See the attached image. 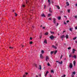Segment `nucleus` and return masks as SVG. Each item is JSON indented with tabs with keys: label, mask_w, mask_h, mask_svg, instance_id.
Instances as JSON below:
<instances>
[{
	"label": "nucleus",
	"mask_w": 77,
	"mask_h": 77,
	"mask_svg": "<svg viewBox=\"0 0 77 77\" xmlns=\"http://www.w3.org/2000/svg\"><path fill=\"white\" fill-rule=\"evenodd\" d=\"M55 38H56V37L53 36V35H52L50 37V38L51 39H52V40H54Z\"/></svg>",
	"instance_id": "f257e3e1"
},
{
	"label": "nucleus",
	"mask_w": 77,
	"mask_h": 77,
	"mask_svg": "<svg viewBox=\"0 0 77 77\" xmlns=\"http://www.w3.org/2000/svg\"><path fill=\"white\" fill-rule=\"evenodd\" d=\"M72 66H73V65H72V64L70 63L69 67L70 68H72Z\"/></svg>",
	"instance_id": "f03ea898"
},
{
	"label": "nucleus",
	"mask_w": 77,
	"mask_h": 77,
	"mask_svg": "<svg viewBox=\"0 0 77 77\" xmlns=\"http://www.w3.org/2000/svg\"><path fill=\"white\" fill-rule=\"evenodd\" d=\"M53 22L54 24H55L56 23V19H55V18H54Z\"/></svg>",
	"instance_id": "7ed1b4c3"
},
{
	"label": "nucleus",
	"mask_w": 77,
	"mask_h": 77,
	"mask_svg": "<svg viewBox=\"0 0 77 77\" xmlns=\"http://www.w3.org/2000/svg\"><path fill=\"white\" fill-rule=\"evenodd\" d=\"M52 47L55 48V49H57V47L56 46H54V45H52Z\"/></svg>",
	"instance_id": "20e7f679"
},
{
	"label": "nucleus",
	"mask_w": 77,
	"mask_h": 77,
	"mask_svg": "<svg viewBox=\"0 0 77 77\" xmlns=\"http://www.w3.org/2000/svg\"><path fill=\"white\" fill-rule=\"evenodd\" d=\"M65 35H62L60 36V38H65Z\"/></svg>",
	"instance_id": "39448f33"
},
{
	"label": "nucleus",
	"mask_w": 77,
	"mask_h": 77,
	"mask_svg": "<svg viewBox=\"0 0 77 77\" xmlns=\"http://www.w3.org/2000/svg\"><path fill=\"white\" fill-rule=\"evenodd\" d=\"M39 69H40V70H41V69H42V67L41 66V65H39Z\"/></svg>",
	"instance_id": "423d86ee"
},
{
	"label": "nucleus",
	"mask_w": 77,
	"mask_h": 77,
	"mask_svg": "<svg viewBox=\"0 0 77 77\" xmlns=\"http://www.w3.org/2000/svg\"><path fill=\"white\" fill-rule=\"evenodd\" d=\"M44 42L45 44H47V40H45Z\"/></svg>",
	"instance_id": "0eeeda50"
},
{
	"label": "nucleus",
	"mask_w": 77,
	"mask_h": 77,
	"mask_svg": "<svg viewBox=\"0 0 77 77\" xmlns=\"http://www.w3.org/2000/svg\"><path fill=\"white\" fill-rule=\"evenodd\" d=\"M49 59V57H48V56H47L46 57V61H47V60H48Z\"/></svg>",
	"instance_id": "6e6552de"
},
{
	"label": "nucleus",
	"mask_w": 77,
	"mask_h": 77,
	"mask_svg": "<svg viewBox=\"0 0 77 77\" xmlns=\"http://www.w3.org/2000/svg\"><path fill=\"white\" fill-rule=\"evenodd\" d=\"M74 51H76V50H75V49H73L72 53L73 54H74Z\"/></svg>",
	"instance_id": "1a4fd4ad"
},
{
	"label": "nucleus",
	"mask_w": 77,
	"mask_h": 77,
	"mask_svg": "<svg viewBox=\"0 0 77 77\" xmlns=\"http://www.w3.org/2000/svg\"><path fill=\"white\" fill-rule=\"evenodd\" d=\"M66 4L67 5V6H69V2H66Z\"/></svg>",
	"instance_id": "9d476101"
},
{
	"label": "nucleus",
	"mask_w": 77,
	"mask_h": 77,
	"mask_svg": "<svg viewBox=\"0 0 77 77\" xmlns=\"http://www.w3.org/2000/svg\"><path fill=\"white\" fill-rule=\"evenodd\" d=\"M49 11L51 13L52 12V10H51V8H49Z\"/></svg>",
	"instance_id": "9b49d317"
},
{
	"label": "nucleus",
	"mask_w": 77,
	"mask_h": 77,
	"mask_svg": "<svg viewBox=\"0 0 77 77\" xmlns=\"http://www.w3.org/2000/svg\"><path fill=\"white\" fill-rule=\"evenodd\" d=\"M66 39H68V38H69V35H66Z\"/></svg>",
	"instance_id": "f8f14e48"
},
{
	"label": "nucleus",
	"mask_w": 77,
	"mask_h": 77,
	"mask_svg": "<svg viewBox=\"0 0 77 77\" xmlns=\"http://www.w3.org/2000/svg\"><path fill=\"white\" fill-rule=\"evenodd\" d=\"M61 19V17L59 16L58 17V20H60Z\"/></svg>",
	"instance_id": "ddd939ff"
},
{
	"label": "nucleus",
	"mask_w": 77,
	"mask_h": 77,
	"mask_svg": "<svg viewBox=\"0 0 77 77\" xmlns=\"http://www.w3.org/2000/svg\"><path fill=\"white\" fill-rule=\"evenodd\" d=\"M42 17H45V14H43L42 15Z\"/></svg>",
	"instance_id": "4468645a"
},
{
	"label": "nucleus",
	"mask_w": 77,
	"mask_h": 77,
	"mask_svg": "<svg viewBox=\"0 0 77 77\" xmlns=\"http://www.w3.org/2000/svg\"><path fill=\"white\" fill-rule=\"evenodd\" d=\"M50 33H51L52 35H54V32H51V31H50Z\"/></svg>",
	"instance_id": "2eb2a0df"
},
{
	"label": "nucleus",
	"mask_w": 77,
	"mask_h": 77,
	"mask_svg": "<svg viewBox=\"0 0 77 77\" xmlns=\"http://www.w3.org/2000/svg\"><path fill=\"white\" fill-rule=\"evenodd\" d=\"M40 57L41 58H42H42H43V56H42V54H40Z\"/></svg>",
	"instance_id": "dca6fc26"
},
{
	"label": "nucleus",
	"mask_w": 77,
	"mask_h": 77,
	"mask_svg": "<svg viewBox=\"0 0 77 77\" xmlns=\"http://www.w3.org/2000/svg\"><path fill=\"white\" fill-rule=\"evenodd\" d=\"M56 6L57 7V8L58 9H60V7H59V5H56Z\"/></svg>",
	"instance_id": "f3484780"
},
{
	"label": "nucleus",
	"mask_w": 77,
	"mask_h": 77,
	"mask_svg": "<svg viewBox=\"0 0 77 77\" xmlns=\"http://www.w3.org/2000/svg\"><path fill=\"white\" fill-rule=\"evenodd\" d=\"M73 65L74 66H75V61H73Z\"/></svg>",
	"instance_id": "a211bd4d"
},
{
	"label": "nucleus",
	"mask_w": 77,
	"mask_h": 77,
	"mask_svg": "<svg viewBox=\"0 0 77 77\" xmlns=\"http://www.w3.org/2000/svg\"><path fill=\"white\" fill-rule=\"evenodd\" d=\"M76 73L75 72H72V74H73V75H75Z\"/></svg>",
	"instance_id": "6ab92c4d"
},
{
	"label": "nucleus",
	"mask_w": 77,
	"mask_h": 77,
	"mask_svg": "<svg viewBox=\"0 0 77 77\" xmlns=\"http://www.w3.org/2000/svg\"><path fill=\"white\" fill-rule=\"evenodd\" d=\"M77 57V56L75 55H74L73 57H74L75 59H76V57Z\"/></svg>",
	"instance_id": "aec40b11"
},
{
	"label": "nucleus",
	"mask_w": 77,
	"mask_h": 77,
	"mask_svg": "<svg viewBox=\"0 0 77 77\" xmlns=\"http://www.w3.org/2000/svg\"><path fill=\"white\" fill-rule=\"evenodd\" d=\"M63 57V55H61V56L60 57V59L61 60L62 59V57Z\"/></svg>",
	"instance_id": "412c9836"
},
{
	"label": "nucleus",
	"mask_w": 77,
	"mask_h": 77,
	"mask_svg": "<svg viewBox=\"0 0 77 77\" xmlns=\"http://www.w3.org/2000/svg\"><path fill=\"white\" fill-rule=\"evenodd\" d=\"M57 50H56L54 53V54H56L57 53Z\"/></svg>",
	"instance_id": "4be33fe9"
},
{
	"label": "nucleus",
	"mask_w": 77,
	"mask_h": 77,
	"mask_svg": "<svg viewBox=\"0 0 77 77\" xmlns=\"http://www.w3.org/2000/svg\"><path fill=\"white\" fill-rule=\"evenodd\" d=\"M51 72H52L53 74H54V71L53 70H51Z\"/></svg>",
	"instance_id": "5701e85b"
},
{
	"label": "nucleus",
	"mask_w": 77,
	"mask_h": 77,
	"mask_svg": "<svg viewBox=\"0 0 77 77\" xmlns=\"http://www.w3.org/2000/svg\"><path fill=\"white\" fill-rule=\"evenodd\" d=\"M72 29H73V28H70L69 29L70 31H71V32H72Z\"/></svg>",
	"instance_id": "b1692460"
},
{
	"label": "nucleus",
	"mask_w": 77,
	"mask_h": 77,
	"mask_svg": "<svg viewBox=\"0 0 77 77\" xmlns=\"http://www.w3.org/2000/svg\"><path fill=\"white\" fill-rule=\"evenodd\" d=\"M76 38H77V37H76L73 38V40H75V39H76Z\"/></svg>",
	"instance_id": "393cba45"
},
{
	"label": "nucleus",
	"mask_w": 77,
	"mask_h": 77,
	"mask_svg": "<svg viewBox=\"0 0 77 77\" xmlns=\"http://www.w3.org/2000/svg\"><path fill=\"white\" fill-rule=\"evenodd\" d=\"M45 34L46 35H48V32H46V33H45Z\"/></svg>",
	"instance_id": "a878e982"
},
{
	"label": "nucleus",
	"mask_w": 77,
	"mask_h": 77,
	"mask_svg": "<svg viewBox=\"0 0 77 77\" xmlns=\"http://www.w3.org/2000/svg\"><path fill=\"white\" fill-rule=\"evenodd\" d=\"M63 63V62L62 61H61V62H59V63H60V64H62V63Z\"/></svg>",
	"instance_id": "bb28decb"
},
{
	"label": "nucleus",
	"mask_w": 77,
	"mask_h": 77,
	"mask_svg": "<svg viewBox=\"0 0 77 77\" xmlns=\"http://www.w3.org/2000/svg\"><path fill=\"white\" fill-rule=\"evenodd\" d=\"M41 53H42V54H43V53H44V51H43V50H42L41 51Z\"/></svg>",
	"instance_id": "cd10ccee"
},
{
	"label": "nucleus",
	"mask_w": 77,
	"mask_h": 77,
	"mask_svg": "<svg viewBox=\"0 0 77 77\" xmlns=\"http://www.w3.org/2000/svg\"><path fill=\"white\" fill-rule=\"evenodd\" d=\"M74 17H75V19H77V16H74Z\"/></svg>",
	"instance_id": "c85d7f7f"
},
{
	"label": "nucleus",
	"mask_w": 77,
	"mask_h": 77,
	"mask_svg": "<svg viewBox=\"0 0 77 77\" xmlns=\"http://www.w3.org/2000/svg\"><path fill=\"white\" fill-rule=\"evenodd\" d=\"M68 13H69L70 12V10H67Z\"/></svg>",
	"instance_id": "c756f323"
},
{
	"label": "nucleus",
	"mask_w": 77,
	"mask_h": 77,
	"mask_svg": "<svg viewBox=\"0 0 77 77\" xmlns=\"http://www.w3.org/2000/svg\"><path fill=\"white\" fill-rule=\"evenodd\" d=\"M71 48V47H70L68 48L67 49H68V50H70Z\"/></svg>",
	"instance_id": "7c9ffc66"
},
{
	"label": "nucleus",
	"mask_w": 77,
	"mask_h": 77,
	"mask_svg": "<svg viewBox=\"0 0 77 77\" xmlns=\"http://www.w3.org/2000/svg\"><path fill=\"white\" fill-rule=\"evenodd\" d=\"M48 72H49L48 71H47L46 73V74H47L48 73Z\"/></svg>",
	"instance_id": "2f4dec72"
},
{
	"label": "nucleus",
	"mask_w": 77,
	"mask_h": 77,
	"mask_svg": "<svg viewBox=\"0 0 77 77\" xmlns=\"http://www.w3.org/2000/svg\"><path fill=\"white\" fill-rule=\"evenodd\" d=\"M53 51H51V55L52 54H53Z\"/></svg>",
	"instance_id": "473e14b6"
},
{
	"label": "nucleus",
	"mask_w": 77,
	"mask_h": 77,
	"mask_svg": "<svg viewBox=\"0 0 77 77\" xmlns=\"http://www.w3.org/2000/svg\"><path fill=\"white\" fill-rule=\"evenodd\" d=\"M71 56H72V54H70L69 55V57H71Z\"/></svg>",
	"instance_id": "72a5a7b5"
},
{
	"label": "nucleus",
	"mask_w": 77,
	"mask_h": 77,
	"mask_svg": "<svg viewBox=\"0 0 77 77\" xmlns=\"http://www.w3.org/2000/svg\"><path fill=\"white\" fill-rule=\"evenodd\" d=\"M40 38H42V34H40Z\"/></svg>",
	"instance_id": "f704fd0d"
},
{
	"label": "nucleus",
	"mask_w": 77,
	"mask_h": 77,
	"mask_svg": "<svg viewBox=\"0 0 77 77\" xmlns=\"http://www.w3.org/2000/svg\"><path fill=\"white\" fill-rule=\"evenodd\" d=\"M48 66H50V63H48Z\"/></svg>",
	"instance_id": "c9c22d12"
},
{
	"label": "nucleus",
	"mask_w": 77,
	"mask_h": 77,
	"mask_svg": "<svg viewBox=\"0 0 77 77\" xmlns=\"http://www.w3.org/2000/svg\"><path fill=\"white\" fill-rule=\"evenodd\" d=\"M35 66L36 68H37V64H35Z\"/></svg>",
	"instance_id": "e433bc0d"
},
{
	"label": "nucleus",
	"mask_w": 77,
	"mask_h": 77,
	"mask_svg": "<svg viewBox=\"0 0 77 77\" xmlns=\"http://www.w3.org/2000/svg\"><path fill=\"white\" fill-rule=\"evenodd\" d=\"M32 43H33V42H30V44H32Z\"/></svg>",
	"instance_id": "4c0bfd02"
},
{
	"label": "nucleus",
	"mask_w": 77,
	"mask_h": 77,
	"mask_svg": "<svg viewBox=\"0 0 77 77\" xmlns=\"http://www.w3.org/2000/svg\"><path fill=\"white\" fill-rule=\"evenodd\" d=\"M48 16H49V17L51 16V14H48Z\"/></svg>",
	"instance_id": "58836bf2"
},
{
	"label": "nucleus",
	"mask_w": 77,
	"mask_h": 77,
	"mask_svg": "<svg viewBox=\"0 0 77 77\" xmlns=\"http://www.w3.org/2000/svg\"><path fill=\"white\" fill-rule=\"evenodd\" d=\"M48 20H51V17L49 18Z\"/></svg>",
	"instance_id": "ea45409f"
},
{
	"label": "nucleus",
	"mask_w": 77,
	"mask_h": 77,
	"mask_svg": "<svg viewBox=\"0 0 77 77\" xmlns=\"http://www.w3.org/2000/svg\"><path fill=\"white\" fill-rule=\"evenodd\" d=\"M9 48H11V49H13V47H9Z\"/></svg>",
	"instance_id": "a19ab883"
},
{
	"label": "nucleus",
	"mask_w": 77,
	"mask_h": 77,
	"mask_svg": "<svg viewBox=\"0 0 77 77\" xmlns=\"http://www.w3.org/2000/svg\"><path fill=\"white\" fill-rule=\"evenodd\" d=\"M21 47H24V45H21Z\"/></svg>",
	"instance_id": "79ce46f5"
},
{
	"label": "nucleus",
	"mask_w": 77,
	"mask_h": 77,
	"mask_svg": "<svg viewBox=\"0 0 77 77\" xmlns=\"http://www.w3.org/2000/svg\"><path fill=\"white\" fill-rule=\"evenodd\" d=\"M28 74V73H27V72H26V73H25V74H26V75H27V74Z\"/></svg>",
	"instance_id": "37998d69"
},
{
	"label": "nucleus",
	"mask_w": 77,
	"mask_h": 77,
	"mask_svg": "<svg viewBox=\"0 0 77 77\" xmlns=\"http://www.w3.org/2000/svg\"><path fill=\"white\" fill-rule=\"evenodd\" d=\"M15 16H17V13H15Z\"/></svg>",
	"instance_id": "c03bdc74"
},
{
	"label": "nucleus",
	"mask_w": 77,
	"mask_h": 77,
	"mask_svg": "<svg viewBox=\"0 0 77 77\" xmlns=\"http://www.w3.org/2000/svg\"><path fill=\"white\" fill-rule=\"evenodd\" d=\"M69 20H67L66 21V23H69Z\"/></svg>",
	"instance_id": "a18cd8bd"
},
{
	"label": "nucleus",
	"mask_w": 77,
	"mask_h": 77,
	"mask_svg": "<svg viewBox=\"0 0 77 77\" xmlns=\"http://www.w3.org/2000/svg\"><path fill=\"white\" fill-rule=\"evenodd\" d=\"M64 24H66V22H64Z\"/></svg>",
	"instance_id": "49530a36"
},
{
	"label": "nucleus",
	"mask_w": 77,
	"mask_h": 77,
	"mask_svg": "<svg viewBox=\"0 0 77 77\" xmlns=\"http://www.w3.org/2000/svg\"><path fill=\"white\" fill-rule=\"evenodd\" d=\"M48 3H50V0H48Z\"/></svg>",
	"instance_id": "de8ad7c7"
},
{
	"label": "nucleus",
	"mask_w": 77,
	"mask_h": 77,
	"mask_svg": "<svg viewBox=\"0 0 77 77\" xmlns=\"http://www.w3.org/2000/svg\"><path fill=\"white\" fill-rule=\"evenodd\" d=\"M75 29H77V26H76L75 27Z\"/></svg>",
	"instance_id": "09e8293b"
},
{
	"label": "nucleus",
	"mask_w": 77,
	"mask_h": 77,
	"mask_svg": "<svg viewBox=\"0 0 77 77\" xmlns=\"http://www.w3.org/2000/svg\"><path fill=\"white\" fill-rule=\"evenodd\" d=\"M30 40H32V38L30 37Z\"/></svg>",
	"instance_id": "8fccbe9b"
},
{
	"label": "nucleus",
	"mask_w": 77,
	"mask_h": 77,
	"mask_svg": "<svg viewBox=\"0 0 77 77\" xmlns=\"http://www.w3.org/2000/svg\"><path fill=\"white\" fill-rule=\"evenodd\" d=\"M23 77H26V75H23Z\"/></svg>",
	"instance_id": "3c124183"
},
{
	"label": "nucleus",
	"mask_w": 77,
	"mask_h": 77,
	"mask_svg": "<svg viewBox=\"0 0 77 77\" xmlns=\"http://www.w3.org/2000/svg\"><path fill=\"white\" fill-rule=\"evenodd\" d=\"M57 26H58V25H59V23H57Z\"/></svg>",
	"instance_id": "603ef678"
},
{
	"label": "nucleus",
	"mask_w": 77,
	"mask_h": 77,
	"mask_svg": "<svg viewBox=\"0 0 77 77\" xmlns=\"http://www.w3.org/2000/svg\"><path fill=\"white\" fill-rule=\"evenodd\" d=\"M22 6H23V7H25V5H23Z\"/></svg>",
	"instance_id": "864d4df0"
},
{
	"label": "nucleus",
	"mask_w": 77,
	"mask_h": 77,
	"mask_svg": "<svg viewBox=\"0 0 77 77\" xmlns=\"http://www.w3.org/2000/svg\"><path fill=\"white\" fill-rule=\"evenodd\" d=\"M45 7H46L45 5L44 7V8L45 9Z\"/></svg>",
	"instance_id": "5fc2aeb1"
},
{
	"label": "nucleus",
	"mask_w": 77,
	"mask_h": 77,
	"mask_svg": "<svg viewBox=\"0 0 77 77\" xmlns=\"http://www.w3.org/2000/svg\"><path fill=\"white\" fill-rule=\"evenodd\" d=\"M45 27H44L42 28V29H45Z\"/></svg>",
	"instance_id": "6e6d98bb"
},
{
	"label": "nucleus",
	"mask_w": 77,
	"mask_h": 77,
	"mask_svg": "<svg viewBox=\"0 0 77 77\" xmlns=\"http://www.w3.org/2000/svg\"><path fill=\"white\" fill-rule=\"evenodd\" d=\"M66 76V75H63V77H65Z\"/></svg>",
	"instance_id": "4d7b16f0"
},
{
	"label": "nucleus",
	"mask_w": 77,
	"mask_h": 77,
	"mask_svg": "<svg viewBox=\"0 0 77 77\" xmlns=\"http://www.w3.org/2000/svg\"><path fill=\"white\" fill-rule=\"evenodd\" d=\"M56 62H57V63H59V62L58 61H56Z\"/></svg>",
	"instance_id": "13d9d810"
},
{
	"label": "nucleus",
	"mask_w": 77,
	"mask_h": 77,
	"mask_svg": "<svg viewBox=\"0 0 77 77\" xmlns=\"http://www.w3.org/2000/svg\"><path fill=\"white\" fill-rule=\"evenodd\" d=\"M39 75L40 77H41V74H39Z\"/></svg>",
	"instance_id": "bf43d9fd"
},
{
	"label": "nucleus",
	"mask_w": 77,
	"mask_h": 77,
	"mask_svg": "<svg viewBox=\"0 0 77 77\" xmlns=\"http://www.w3.org/2000/svg\"><path fill=\"white\" fill-rule=\"evenodd\" d=\"M72 77H74V75H72Z\"/></svg>",
	"instance_id": "052dcab7"
},
{
	"label": "nucleus",
	"mask_w": 77,
	"mask_h": 77,
	"mask_svg": "<svg viewBox=\"0 0 77 77\" xmlns=\"http://www.w3.org/2000/svg\"><path fill=\"white\" fill-rule=\"evenodd\" d=\"M26 4H27V0H26Z\"/></svg>",
	"instance_id": "680f3d73"
},
{
	"label": "nucleus",
	"mask_w": 77,
	"mask_h": 77,
	"mask_svg": "<svg viewBox=\"0 0 77 77\" xmlns=\"http://www.w3.org/2000/svg\"><path fill=\"white\" fill-rule=\"evenodd\" d=\"M58 45L56 43V46H57Z\"/></svg>",
	"instance_id": "e2e57ef3"
},
{
	"label": "nucleus",
	"mask_w": 77,
	"mask_h": 77,
	"mask_svg": "<svg viewBox=\"0 0 77 77\" xmlns=\"http://www.w3.org/2000/svg\"><path fill=\"white\" fill-rule=\"evenodd\" d=\"M47 74H46H46H45V76H47Z\"/></svg>",
	"instance_id": "0e129e2a"
},
{
	"label": "nucleus",
	"mask_w": 77,
	"mask_h": 77,
	"mask_svg": "<svg viewBox=\"0 0 77 77\" xmlns=\"http://www.w3.org/2000/svg\"><path fill=\"white\" fill-rule=\"evenodd\" d=\"M64 32H65V31H63V33H64Z\"/></svg>",
	"instance_id": "69168bd1"
},
{
	"label": "nucleus",
	"mask_w": 77,
	"mask_h": 77,
	"mask_svg": "<svg viewBox=\"0 0 77 77\" xmlns=\"http://www.w3.org/2000/svg\"><path fill=\"white\" fill-rule=\"evenodd\" d=\"M52 77V75H50V77Z\"/></svg>",
	"instance_id": "338daca9"
},
{
	"label": "nucleus",
	"mask_w": 77,
	"mask_h": 77,
	"mask_svg": "<svg viewBox=\"0 0 77 77\" xmlns=\"http://www.w3.org/2000/svg\"><path fill=\"white\" fill-rule=\"evenodd\" d=\"M36 77H38V75H36Z\"/></svg>",
	"instance_id": "774afa93"
}]
</instances>
